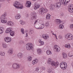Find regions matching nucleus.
Instances as JSON below:
<instances>
[{
  "mask_svg": "<svg viewBox=\"0 0 73 73\" xmlns=\"http://www.w3.org/2000/svg\"><path fill=\"white\" fill-rule=\"evenodd\" d=\"M46 53L47 54V55L52 54V52H51V51H50V50H47L46 51Z\"/></svg>",
  "mask_w": 73,
  "mask_h": 73,
  "instance_id": "obj_24",
  "label": "nucleus"
},
{
  "mask_svg": "<svg viewBox=\"0 0 73 73\" xmlns=\"http://www.w3.org/2000/svg\"><path fill=\"white\" fill-rule=\"evenodd\" d=\"M4 31V28L3 27H0V34H2Z\"/></svg>",
  "mask_w": 73,
  "mask_h": 73,
  "instance_id": "obj_19",
  "label": "nucleus"
},
{
  "mask_svg": "<svg viewBox=\"0 0 73 73\" xmlns=\"http://www.w3.org/2000/svg\"><path fill=\"white\" fill-rule=\"evenodd\" d=\"M35 27L36 28V29H40L39 28V25H34Z\"/></svg>",
  "mask_w": 73,
  "mask_h": 73,
  "instance_id": "obj_36",
  "label": "nucleus"
},
{
  "mask_svg": "<svg viewBox=\"0 0 73 73\" xmlns=\"http://www.w3.org/2000/svg\"><path fill=\"white\" fill-rule=\"evenodd\" d=\"M55 21L56 22V24L59 25V24H60L62 23L61 21L59 19H56L55 20Z\"/></svg>",
  "mask_w": 73,
  "mask_h": 73,
  "instance_id": "obj_20",
  "label": "nucleus"
},
{
  "mask_svg": "<svg viewBox=\"0 0 73 73\" xmlns=\"http://www.w3.org/2000/svg\"><path fill=\"white\" fill-rule=\"evenodd\" d=\"M73 56V54L71 55L70 54L69 55V57H72V56Z\"/></svg>",
  "mask_w": 73,
  "mask_h": 73,
  "instance_id": "obj_55",
  "label": "nucleus"
},
{
  "mask_svg": "<svg viewBox=\"0 0 73 73\" xmlns=\"http://www.w3.org/2000/svg\"><path fill=\"white\" fill-rule=\"evenodd\" d=\"M10 34L11 36H13V35H15V32L13 31H12L10 32Z\"/></svg>",
  "mask_w": 73,
  "mask_h": 73,
  "instance_id": "obj_27",
  "label": "nucleus"
},
{
  "mask_svg": "<svg viewBox=\"0 0 73 73\" xmlns=\"http://www.w3.org/2000/svg\"><path fill=\"white\" fill-rule=\"evenodd\" d=\"M44 44V42H43V41H42L41 42H40V44H39V46H42V45H43Z\"/></svg>",
  "mask_w": 73,
  "mask_h": 73,
  "instance_id": "obj_46",
  "label": "nucleus"
},
{
  "mask_svg": "<svg viewBox=\"0 0 73 73\" xmlns=\"http://www.w3.org/2000/svg\"><path fill=\"white\" fill-rule=\"evenodd\" d=\"M70 29H73V24H71L70 25Z\"/></svg>",
  "mask_w": 73,
  "mask_h": 73,
  "instance_id": "obj_47",
  "label": "nucleus"
},
{
  "mask_svg": "<svg viewBox=\"0 0 73 73\" xmlns=\"http://www.w3.org/2000/svg\"><path fill=\"white\" fill-rule=\"evenodd\" d=\"M44 25L43 24H42L40 25V27H39V29H42V28H44Z\"/></svg>",
  "mask_w": 73,
  "mask_h": 73,
  "instance_id": "obj_35",
  "label": "nucleus"
},
{
  "mask_svg": "<svg viewBox=\"0 0 73 73\" xmlns=\"http://www.w3.org/2000/svg\"><path fill=\"white\" fill-rule=\"evenodd\" d=\"M14 5L15 8L17 9H22L23 8V5L21 4L20 2L17 1L14 3Z\"/></svg>",
  "mask_w": 73,
  "mask_h": 73,
  "instance_id": "obj_1",
  "label": "nucleus"
},
{
  "mask_svg": "<svg viewBox=\"0 0 73 73\" xmlns=\"http://www.w3.org/2000/svg\"><path fill=\"white\" fill-rule=\"evenodd\" d=\"M42 37L45 40H47L49 38V36H46L45 34H43L42 35Z\"/></svg>",
  "mask_w": 73,
  "mask_h": 73,
  "instance_id": "obj_16",
  "label": "nucleus"
},
{
  "mask_svg": "<svg viewBox=\"0 0 73 73\" xmlns=\"http://www.w3.org/2000/svg\"><path fill=\"white\" fill-rule=\"evenodd\" d=\"M38 20H36L35 21V22L34 23V25H35V24H36L37 23V21H38Z\"/></svg>",
  "mask_w": 73,
  "mask_h": 73,
  "instance_id": "obj_51",
  "label": "nucleus"
},
{
  "mask_svg": "<svg viewBox=\"0 0 73 73\" xmlns=\"http://www.w3.org/2000/svg\"><path fill=\"white\" fill-rule=\"evenodd\" d=\"M37 52L39 54H40L41 53V49H38L37 50Z\"/></svg>",
  "mask_w": 73,
  "mask_h": 73,
  "instance_id": "obj_32",
  "label": "nucleus"
},
{
  "mask_svg": "<svg viewBox=\"0 0 73 73\" xmlns=\"http://www.w3.org/2000/svg\"><path fill=\"white\" fill-rule=\"evenodd\" d=\"M28 61H31V60H32V57H31V56H29L28 58Z\"/></svg>",
  "mask_w": 73,
  "mask_h": 73,
  "instance_id": "obj_40",
  "label": "nucleus"
},
{
  "mask_svg": "<svg viewBox=\"0 0 73 73\" xmlns=\"http://www.w3.org/2000/svg\"><path fill=\"white\" fill-rule=\"evenodd\" d=\"M4 1V0H0V1Z\"/></svg>",
  "mask_w": 73,
  "mask_h": 73,
  "instance_id": "obj_57",
  "label": "nucleus"
},
{
  "mask_svg": "<svg viewBox=\"0 0 73 73\" xmlns=\"http://www.w3.org/2000/svg\"><path fill=\"white\" fill-rule=\"evenodd\" d=\"M56 8H60V7H61V3L60 2H57L56 3Z\"/></svg>",
  "mask_w": 73,
  "mask_h": 73,
  "instance_id": "obj_22",
  "label": "nucleus"
},
{
  "mask_svg": "<svg viewBox=\"0 0 73 73\" xmlns=\"http://www.w3.org/2000/svg\"><path fill=\"white\" fill-rule=\"evenodd\" d=\"M46 19H50V15L49 14H48L46 16Z\"/></svg>",
  "mask_w": 73,
  "mask_h": 73,
  "instance_id": "obj_25",
  "label": "nucleus"
},
{
  "mask_svg": "<svg viewBox=\"0 0 73 73\" xmlns=\"http://www.w3.org/2000/svg\"><path fill=\"white\" fill-rule=\"evenodd\" d=\"M21 25H24V24H25V22L24 21H21Z\"/></svg>",
  "mask_w": 73,
  "mask_h": 73,
  "instance_id": "obj_43",
  "label": "nucleus"
},
{
  "mask_svg": "<svg viewBox=\"0 0 73 73\" xmlns=\"http://www.w3.org/2000/svg\"><path fill=\"white\" fill-rule=\"evenodd\" d=\"M17 65V64H16V63L14 64L13 65L12 67L14 69H16Z\"/></svg>",
  "mask_w": 73,
  "mask_h": 73,
  "instance_id": "obj_33",
  "label": "nucleus"
},
{
  "mask_svg": "<svg viewBox=\"0 0 73 73\" xmlns=\"http://www.w3.org/2000/svg\"><path fill=\"white\" fill-rule=\"evenodd\" d=\"M40 5L39 4H37V3H35V7H34V9H38V8L40 7Z\"/></svg>",
  "mask_w": 73,
  "mask_h": 73,
  "instance_id": "obj_17",
  "label": "nucleus"
},
{
  "mask_svg": "<svg viewBox=\"0 0 73 73\" xmlns=\"http://www.w3.org/2000/svg\"><path fill=\"white\" fill-rule=\"evenodd\" d=\"M13 50L12 48H11L8 51V53L9 54H13Z\"/></svg>",
  "mask_w": 73,
  "mask_h": 73,
  "instance_id": "obj_18",
  "label": "nucleus"
},
{
  "mask_svg": "<svg viewBox=\"0 0 73 73\" xmlns=\"http://www.w3.org/2000/svg\"><path fill=\"white\" fill-rule=\"evenodd\" d=\"M65 47L67 48H68V49H70V44L69 43L66 44L65 45Z\"/></svg>",
  "mask_w": 73,
  "mask_h": 73,
  "instance_id": "obj_23",
  "label": "nucleus"
},
{
  "mask_svg": "<svg viewBox=\"0 0 73 73\" xmlns=\"http://www.w3.org/2000/svg\"><path fill=\"white\" fill-rule=\"evenodd\" d=\"M42 42V41H41V40L39 39V43H41Z\"/></svg>",
  "mask_w": 73,
  "mask_h": 73,
  "instance_id": "obj_54",
  "label": "nucleus"
},
{
  "mask_svg": "<svg viewBox=\"0 0 73 73\" xmlns=\"http://www.w3.org/2000/svg\"><path fill=\"white\" fill-rule=\"evenodd\" d=\"M36 71H37V72H38V71L39 70V68H37L36 69Z\"/></svg>",
  "mask_w": 73,
  "mask_h": 73,
  "instance_id": "obj_52",
  "label": "nucleus"
},
{
  "mask_svg": "<svg viewBox=\"0 0 73 73\" xmlns=\"http://www.w3.org/2000/svg\"><path fill=\"white\" fill-rule=\"evenodd\" d=\"M52 34L53 35H55V34H54V33H52Z\"/></svg>",
  "mask_w": 73,
  "mask_h": 73,
  "instance_id": "obj_62",
  "label": "nucleus"
},
{
  "mask_svg": "<svg viewBox=\"0 0 73 73\" xmlns=\"http://www.w3.org/2000/svg\"><path fill=\"white\" fill-rule=\"evenodd\" d=\"M64 14H62V16H63Z\"/></svg>",
  "mask_w": 73,
  "mask_h": 73,
  "instance_id": "obj_63",
  "label": "nucleus"
},
{
  "mask_svg": "<svg viewBox=\"0 0 73 73\" xmlns=\"http://www.w3.org/2000/svg\"><path fill=\"white\" fill-rule=\"evenodd\" d=\"M38 62V59H36L33 60L32 62V64L33 65L37 64Z\"/></svg>",
  "mask_w": 73,
  "mask_h": 73,
  "instance_id": "obj_15",
  "label": "nucleus"
},
{
  "mask_svg": "<svg viewBox=\"0 0 73 73\" xmlns=\"http://www.w3.org/2000/svg\"><path fill=\"white\" fill-rule=\"evenodd\" d=\"M12 31V28H9L5 31V32L6 33H8L11 32Z\"/></svg>",
  "mask_w": 73,
  "mask_h": 73,
  "instance_id": "obj_12",
  "label": "nucleus"
},
{
  "mask_svg": "<svg viewBox=\"0 0 73 73\" xmlns=\"http://www.w3.org/2000/svg\"><path fill=\"white\" fill-rule=\"evenodd\" d=\"M31 16H34L36 17V13L35 12H33L31 13Z\"/></svg>",
  "mask_w": 73,
  "mask_h": 73,
  "instance_id": "obj_30",
  "label": "nucleus"
},
{
  "mask_svg": "<svg viewBox=\"0 0 73 73\" xmlns=\"http://www.w3.org/2000/svg\"><path fill=\"white\" fill-rule=\"evenodd\" d=\"M67 66L66 63L64 62H61L60 64V66L62 69H66L67 68Z\"/></svg>",
  "mask_w": 73,
  "mask_h": 73,
  "instance_id": "obj_5",
  "label": "nucleus"
},
{
  "mask_svg": "<svg viewBox=\"0 0 73 73\" xmlns=\"http://www.w3.org/2000/svg\"><path fill=\"white\" fill-rule=\"evenodd\" d=\"M58 38L60 39H61L62 38V36L61 35H59L58 36Z\"/></svg>",
  "mask_w": 73,
  "mask_h": 73,
  "instance_id": "obj_50",
  "label": "nucleus"
},
{
  "mask_svg": "<svg viewBox=\"0 0 73 73\" xmlns=\"http://www.w3.org/2000/svg\"><path fill=\"white\" fill-rule=\"evenodd\" d=\"M69 1H70V0H67V2L68 3V2H69Z\"/></svg>",
  "mask_w": 73,
  "mask_h": 73,
  "instance_id": "obj_59",
  "label": "nucleus"
},
{
  "mask_svg": "<svg viewBox=\"0 0 73 73\" xmlns=\"http://www.w3.org/2000/svg\"><path fill=\"white\" fill-rule=\"evenodd\" d=\"M54 50H55V51H56L57 52H59V51H60V48L58 46H57V45H55L54 46Z\"/></svg>",
  "mask_w": 73,
  "mask_h": 73,
  "instance_id": "obj_9",
  "label": "nucleus"
},
{
  "mask_svg": "<svg viewBox=\"0 0 73 73\" xmlns=\"http://www.w3.org/2000/svg\"><path fill=\"white\" fill-rule=\"evenodd\" d=\"M3 46L4 48H7V44L5 43H3Z\"/></svg>",
  "mask_w": 73,
  "mask_h": 73,
  "instance_id": "obj_39",
  "label": "nucleus"
},
{
  "mask_svg": "<svg viewBox=\"0 0 73 73\" xmlns=\"http://www.w3.org/2000/svg\"><path fill=\"white\" fill-rule=\"evenodd\" d=\"M47 71L48 73H53V71L50 68H48Z\"/></svg>",
  "mask_w": 73,
  "mask_h": 73,
  "instance_id": "obj_29",
  "label": "nucleus"
},
{
  "mask_svg": "<svg viewBox=\"0 0 73 73\" xmlns=\"http://www.w3.org/2000/svg\"><path fill=\"white\" fill-rule=\"evenodd\" d=\"M67 1H68V0H65V1H64L63 3V4L64 5H66L67 4V3H68Z\"/></svg>",
  "mask_w": 73,
  "mask_h": 73,
  "instance_id": "obj_34",
  "label": "nucleus"
},
{
  "mask_svg": "<svg viewBox=\"0 0 73 73\" xmlns=\"http://www.w3.org/2000/svg\"><path fill=\"white\" fill-rule=\"evenodd\" d=\"M21 30L22 33V34H24V30L23 29H21Z\"/></svg>",
  "mask_w": 73,
  "mask_h": 73,
  "instance_id": "obj_42",
  "label": "nucleus"
},
{
  "mask_svg": "<svg viewBox=\"0 0 73 73\" xmlns=\"http://www.w3.org/2000/svg\"><path fill=\"white\" fill-rule=\"evenodd\" d=\"M6 24L8 26H10L11 27L13 26L14 25L13 22L11 21H8L7 22Z\"/></svg>",
  "mask_w": 73,
  "mask_h": 73,
  "instance_id": "obj_10",
  "label": "nucleus"
},
{
  "mask_svg": "<svg viewBox=\"0 0 73 73\" xmlns=\"http://www.w3.org/2000/svg\"><path fill=\"white\" fill-rule=\"evenodd\" d=\"M5 41L7 42H10L12 40L11 38L9 37H5L4 38Z\"/></svg>",
  "mask_w": 73,
  "mask_h": 73,
  "instance_id": "obj_11",
  "label": "nucleus"
},
{
  "mask_svg": "<svg viewBox=\"0 0 73 73\" xmlns=\"http://www.w3.org/2000/svg\"><path fill=\"white\" fill-rule=\"evenodd\" d=\"M33 45L31 43H28L26 45V49L28 50H31L33 49Z\"/></svg>",
  "mask_w": 73,
  "mask_h": 73,
  "instance_id": "obj_4",
  "label": "nucleus"
},
{
  "mask_svg": "<svg viewBox=\"0 0 73 73\" xmlns=\"http://www.w3.org/2000/svg\"><path fill=\"white\" fill-rule=\"evenodd\" d=\"M63 57L64 58H66L67 57V55H66V53H63Z\"/></svg>",
  "mask_w": 73,
  "mask_h": 73,
  "instance_id": "obj_28",
  "label": "nucleus"
},
{
  "mask_svg": "<svg viewBox=\"0 0 73 73\" xmlns=\"http://www.w3.org/2000/svg\"><path fill=\"white\" fill-rule=\"evenodd\" d=\"M51 62V59L50 58L48 59V60L47 63L48 64H50Z\"/></svg>",
  "mask_w": 73,
  "mask_h": 73,
  "instance_id": "obj_37",
  "label": "nucleus"
},
{
  "mask_svg": "<svg viewBox=\"0 0 73 73\" xmlns=\"http://www.w3.org/2000/svg\"><path fill=\"white\" fill-rule=\"evenodd\" d=\"M48 9L43 8H40L39 10V12L42 15H43L45 13H46L48 12Z\"/></svg>",
  "mask_w": 73,
  "mask_h": 73,
  "instance_id": "obj_3",
  "label": "nucleus"
},
{
  "mask_svg": "<svg viewBox=\"0 0 73 73\" xmlns=\"http://www.w3.org/2000/svg\"><path fill=\"white\" fill-rule=\"evenodd\" d=\"M56 37V39H57V37Z\"/></svg>",
  "mask_w": 73,
  "mask_h": 73,
  "instance_id": "obj_64",
  "label": "nucleus"
},
{
  "mask_svg": "<svg viewBox=\"0 0 73 73\" xmlns=\"http://www.w3.org/2000/svg\"><path fill=\"white\" fill-rule=\"evenodd\" d=\"M21 42H22L23 43H24V42L23 41H21Z\"/></svg>",
  "mask_w": 73,
  "mask_h": 73,
  "instance_id": "obj_61",
  "label": "nucleus"
},
{
  "mask_svg": "<svg viewBox=\"0 0 73 73\" xmlns=\"http://www.w3.org/2000/svg\"><path fill=\"white\" fill-rule=\"evenodd\" d=\"M36 19V17L35 16H32L31 18V19L32 20H34Z\"/></svg>",
  "mask_w": 73,
  "mask_h": 73,
  "instance_id": "obj_44",
  "label": "nucleus"
},
{
  "mask_svg": "<svg viewBox=\"0 0 73 73\" xmlns=\"http://www.w3.org/2000/svg\"><path fill=\"white\" fill-rule=\"evenodd\" d=\"M68 11L70 12L71 13H73V5H69L68 7Z\"/></svg>",
  "mask_w": 73,
  "mask_h": 73,
  "instance_id": "obj_7",
  "label": "nucleus"
},
{
  "mask_svg": "<svg viewBox=\"0 0 73 73\" xmlns=\"http://www.w3.org/2000/svg\"><path fill=\"white\" fill-rule=\"evenodd\" d=\"M6 16H7V13H5L4 14H3L0 17L1 21L2 23H7V21L6 20Z\"/></svg>",
  "mask_w": 73,
  "mask_h": 73,
  "instance_id": "obj_2",
  "label": "nucleus"
},
{
  "mask_svg": "<svg viewBox=\"0 0 73 73\" xmlns=\"http://www.w3.org/2000/svg\"><path fill=\"white\" fill-rule=\"evenodd\" d=\"M0 54L2 56H4L5 54V53L4 52H0Z\"/></svg>",
  "mask_w": 73,
  "mask_h": 73,
  "instance_id": "obj_31",
  "label": "nucleus"
},
{
  "mask_svg": "<svg viewBox=\"0 0 73 73\" xmlns=\"http://www.w3.org/2000/svg\"><path fill=\"white\" fill-rule=\"evenodd\" d=\"M26 35L25 36V37H28V33H26Z\"/></svg>",
  "mask_w": 73,
  "mask_h": 73,
  "instance_id": "obj_53",
  "label": "nucleus"
},
{
  "mask_svg": "<svg viewBox=\"0 0 73 73\" xmlns=\"http://www.w3.org/2000/svg\"><path fill=\"white\" fill-rule=\"evenodd\" d=\"M54 7H56V6L53 5H51L50 8L51 9H53Z\"/></svg>",
  "mask_w": 73,
  "mask_h": 73,
  "instance_id": "obj_38",
  "label": "nucleus"
},
{
  "mask_svg": "<svg viewBox=\"0 0 73 73\" xmlns=\"http://www.w3.org/2000/svg\"><path fill=\"white\" fill-rule=\"evenodd\" d=\"M20 67V65L19 64H17L16 68L19 69Z\"/></svg>",
  "mask_w": 73,
  "mask_h": 73,
  "instance_id": "obj_41",
  "label": "nucleus"
},
{
  "mask_svg": "<svg viewBox=\"0 0 73 73\" xmlns=\"http://www.w3.org/2000/svg\"><path fill=\"white\" fill-rule=\"evenodd\" d=\"M1 4L0 3V8H1Z\"/></svg>",
  "mask_w": 73,
  "mask_h": 73,
  "instance_id": "obj_60",
  "label": "nucleus"
},
{
  "mask_svg": "<svg viewBox=\"0 0 73 73\" xmlns=\"http://www.w3.org/2000/svg\"><path fill=\"white\" fill-rule=\"evenodd\" d=\"M17 56L19 58H21L23 57V54L21 53H18Z\"/></svg>",
  "mask_w": 73,
  "mask_h": 73,
  "instance_id": "obj_21",
  "label": "nucleus"
},
{
  "mask_svg": "<svg viewBox=\"0 0 73 73\" xmlns=\"http://www.w3.org/2000/svg\"><path fill=\"white\" fill-rule=\"evenodd\" d=\"M65 37L69 40H72L73 38V35L70 33L67 34L66 35Z\"/></svg>",
  "mask_w": 73,
  "mask_h": 73,
  "instance_id": "obj_6",
  "label": "nucleus"
},
{
  "mask_svg": "<svg viewBox=\"0 0 73 73\" xmlns=\"http://www.w3.org/2000/svg\"><path fill=\"white\" fill-rule=\"evenodd\" d=\"M42 69L43 70H45V68H42Z\"/></svg>",
  "mask_w": 73,
  "mask_h": 73,
  "instance_id": "obj_56",
  "label": "nucleus"
},
{
  "mask_svg": "<svg viewBox=\"0 0 73 73\" xmlns=\"http://www.w3.org/2000/svg\"><path fill=\"white\" fill-rule=\"evenodd\" d=\"M54 36H55V37H57V35H56V34H55Z\"/></svg>",
  "mask_w": 73,
  "mask_h": 73,
  "instance_id": "obj_58",
  "label": "nucleus"
},
{
  "mask_svg": "<svg viewBox=\"0 0 73 73\" xmlns=\"http://www.w3.org/2000/svg\"><path fill=\"white\" fill-rule=\"evenodd\" d=\"M20 17H21V15H20V14H17L15 16V19L16 20L20 19Z\"/></svg>",
  "mask_w": 73,
  "mask_h": 73,
  "instance_id": "obj_14",
  "label": "nucleus"
},
{
  "mask_svg": "<svg viewBox=\"0 0 73 73\" xmlns=\"http://www.w3.org/2000/svg\"><path fill=\"white\" fill-rule=\"evenodd\" d=\"M51 65L52 66H55V67H57L59 65V63L58 62H55L54 61L51 62Z\"/></svg>",
  "mask_w": 73,
  "mask_h": 73,
  "instance_id": "obj_8",
  "label": "nucleus"
},
{
  "mask_svg": "<svg viewBox=\"0 0 73 73\" xmlns=\"http://www.w3.org/2000/svg\"><path fill=\"white\" fill-rule=\"evenodd\" d=\"M59 1L60 3H62V4H63L64 2V0H59Z\"/></svg>",
  "mask_w": 73,
  "mask_h": 73,
  "instance_id": "obj_49",
  "label": "nucleus"
},
{
  "mask_svg": "<svg viewBox=\"0 0 73 73\" xmlns=\"http://www.w3.org/2000/svg\"><path fill=\"white\" fill-rule=\"evenodd\" d=\"M45 26L46 27H49V23H46L45 24Z\"/></svg>",
  "mask_w": 73,
  "mask_h": 73,
  "instance_id": "obj_48",
  "label": "nucleus"
},
{
  "mask_svg": "<svg viewBox=\"0 0 73 73\" xmlns=\"http://www.w3.org/2000/svg\"><path fill=\"white\" fill-rule=\"evenodd\" d=\"M31 2L30 1H28L27 2L26 4V6L28 8H29V7H30L31 5Z\"/></svg>",
  "mask_w": 73,
  "mask_h": 73,
  "instance_id": "obj_13",
  "label": "nucleus"
},
{
  "mask_svg": "<svg viewBox=\"0 0 73 73\" xmlns=\"http://www.w3.org/2000/svg\"><path fill=\"white\" fill-rule=\"evenodd\" d=\"M59 29H62L64 28V25H60L59 26Z\"/></svg>",
  "mask_w": 73,
  "mask_h": 73,
  "instance_id": "obj_26",
  "label": "nucleus"
},
{
  "mask_svg": "<svg viewBox=\"0 0 73 73\" xmlns=\"http://www.w3.org/2000/svg\"><path fill=\"white\" fill-rule=\"evenodd\" d=\"M34 31H33V30H30L29 33V34L30 35H32V34H33V33H34Z\"/></svg>",
  "mask_w": 73,
  "mask_h": 73,
  "instance_id": "obj_45",
  "label": "nucleus"
}]
</instances>
